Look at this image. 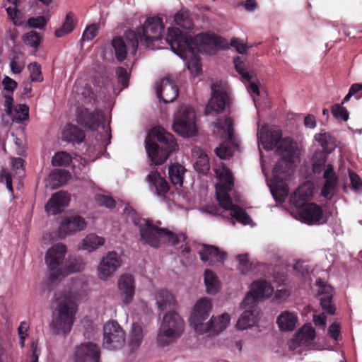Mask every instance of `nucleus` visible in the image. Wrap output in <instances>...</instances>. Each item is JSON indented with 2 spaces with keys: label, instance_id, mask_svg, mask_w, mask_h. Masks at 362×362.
I'll use <instances>...</instances> for the list:
<instances>
[{
  "label": "nucleus",
  "instance_id": "f257e3e1",
  "mask_svg": "<svg viewBox=\"0 0 362 362\" xmlns=\"http://www.w3.org/2000/svg\"><path fill=\"white\" fill-rule=\"evenodd\" d=\"M259 146L265 150H272L277 146V152L281 158L272 171L270 191L276 201L283 202L288 194L286 183L293 170V163L298 158L297 146L290 138L281 139V130L276 127L262 126L257 132Z\"/></svg>",
  "mask_w": 362,
  "mask_h": 362
},
{
  "label": "nucleus",
  "instance_id": "f03ea898",
  "mask_svg": "<svg viewBox=\"0 0 362 362\" xmlns=\"http://www.w3.org/2000/svg\"><path fill=\"white\" fill-rule=\"evenodd\" d=\"M86 287V281L83 278H76L55 293L49 323L53 334L66 336L71 332L77 311L76 301L85 293Z\"/></svg>",
  "mask_w": 362,
  "mask_h": 362
},
{
  "label": "nucleus",
  "instance_id": "7ed1b4c3",
  "mask_svg": "<svg viewBox=\"0 0 362 362\" xmlns=\"http://www.w3.org/2000/svg\"><path fill=\"white\" fill-rule=\"evenodd\" d=\"M218 182L216 184V195L220 207L209 206L204 211L213 216H224L221 212H228L229 215L235 218L240 223L247 225L250 224L252 219L248 214L240 207L234 204L228 194L233 187V179L230 170L223 163L214 168Z\"/></svg>",
  "mask_w": 362,
  "mask_h": 362
},
{
  "label": "nucleus",
  "instance_id": "20e7f679",
  "mask_svg": "<svg viewBox=\"0 0 362 362\" xmlns=\"http://www.w3.org/2000/svg\"><path fill=\"white\" fill-rule=\"evenodd\" d=\"M165 40L172 51L187 61L186 66L189 71L194 76L199 75L202 71V65L198 54L204 50L202 45L205 41L204 36L198 35L193 39L179 28L172 27L168 28Z\"/></svg>",
  "mask_w": 362,
  "mask_h": 362
},
{
  "label": "nucleus",
  "instance_id": "39448f33",
  "mask_svg": "<svg viewBox=\"0 0 362 362\" xmlns=\"http://www.w3.org/2000/svg\"><path fill=\"white\" fill-rule=\"evenodd\" d=\"M146 150L152 163L160 165L177 148V144L173 134L161 127H155L148 132L145 139Z\"/></svg>",
  "mask_w": 362,
  "mask_h": 362
},
{
  "label": "nucleus",
  "instance_id": "423d86ee",
  "mask_svg": "<svg viewBox=\"0 0 362 362\" xmlns=\"http://www.w3.org/2000/svg\"><path fill=\"white\" fill-rule=\"evenodd\" d=\"M132 212V219L134 225L139 228L140 241L143 244L158 247L164 243L174 245L179 242L185 241V235L180 234L177 235L165 228H158L153 225L151 221L138 217L133 211Z\"/></svg>",
  "mask_w": 362,
  "mask_h": 362
},
{
  "label": "nucleus",
  "instance_id": "0eeeda50",
  "mask_svg": "<svg viewBox=\"0 0 362 362\" xmlns=\"http://www.w3.org/2000/svg\"><path fill=\"white\" fill-rule=\"evenodd\" d=\"M311 195L303 193V187H299L290 197L291 202L296 207V212L302 222L309 225L322 224L326 222L322 208L315 203L305 202Z\"/></svg>",
  "mask_w": 362,
  "mask_h": 362
},
{
  "label": "nucleus",
  "instance_id": "6e6552de",
  "mask_svg": "<svg viewBox=\"0 0 362 362\" xmlns=\"http://www.w3.org/2000/svg\"><path fill=\"white\" fill-rule=\"evenodd\" d=\"M185 323L182 318L175 312L166 313L162 320L157 334V344L165 347L172 344L182 334Z\"/></svg>",
  "mask_w": 362,
  "mask_h": 362
},
{
  "label": "nucleus",
  "instance_id": "1a4fd4ad",
  "mask_svg": "<svg viewBox=\"0 0 362 362\" xmlns=\"http://www.w3.org/2000/svg\"><path fill=\"white\" fill-rule=\"evenodd\" d=\"M66 252V246L63 243L55 244L46 252L45 262L49 269V278L52 282L62 279Z\"/></svg>",
  "mask_w": 362,
  "mask_h": 362
},
{
  "label": "nucleus",
  "instance_id": "9d476101",
  "mask_svg": "<svg viewBox=\"0 0 362 362\" xmlns=\"http://www.w3.org/2000/svg\"><path fill=\"white\" fill-rule=\"evenodd\" d=\"M173 129L183 137L194 136L197 128L194 110L187 105H181L174 117Z\"/></svg>",
  "mask_w": 362,
  "mask_h": 362
},
{
  "label": "nucleus",
  "instance_id": "9b49d317",
  "mask_svg": "<svg viewBox=\"0 0 362 362\" xmlns=\"http://www.w3.org/2000/svg\"><path fill=\"white\" fill-rule=\"evenodd\" d=\"M163 28L164 25L160 18H148L143 27L136 32L138 36V41L147 48L153 49L156 48L153 45V42L158 41L161 38Z\"/></svg>",
  "mask_w": 362,
  "mask_h": 362
},
{
  "label": "nucleus",
  "instance_id": "f8f14e48",
  "mask_svg": "<svg viewBox=\"0 0 362 362\" xmlns=\"http://www.w3.org/2000/svg\"><path fill=\"white\" fill-rule=\"evenodd\" d=\"M125 343V333L116 321H108L103 327V343L105 349L117 350Z\"/></svg>",
  "mask_w": 362,
  "mask_h": 362
},
{
  "label": "nucleus",
  "instance_id": "ddd939ff",
  "mask_svg": "<svg viewBox=\"0 0 362 362\" xmlns=\"http://www.w3.org/2000/svg\"><path fill=\"white\" fill-rule=\"evenodd\" d=\"M124 38L125 40L120 37H116L112 41L116 58L119 62L126 59L127 51L134 55L138 49V36L135 31L127 30L124 34Z\"/></svg>",
  "mask_w": 362,
  "mask_h": 362
},
{
  "label": "nucleus",
  "instance_id": "4468645a",
  "mask_svg": "<svg viewBox=\"0 0 362 362\" xmlns=\"http://www.w3.org/2000/svg\"><path fill=\"white\" fill-rule=\"evenodd\" d=\"M211 88V97L205 108L206 115L222 112L228 103V93L223 87L213 83Z\"/></svg>",
  "mask_w": 362,
  "mask_h": 362
},
{
  "label": "nucleus",
  "instance_id": "2eb2a0df",
  "mask_svg": "<svg viewBox=\"0 0 362 362\" xmlns=\"http://www.w3.org/2000/svg\"><path fill=\"white\" fill-rule=\"evenodd\" d=\"M100 349L93 342H83L76 346L73 354L74 362H100Z\"/></svg>",
  "mask_w": 362,
  "mask_h": 362
},
{
  "label": "nucleus",
  "instance_id": "dca6fc26",
  "mask_svg": "<svg viewBox=\"0 0 362 362\" xmlns=\"http://www.w3.org/2000/svg\"><path fill=\"white\" fill-rule=\"evenodd\" d=\"M122 265L121 256L116 252H107L102 258L98 267V275L102 280L112 276Z\"/></svg>",
  "mask_w": 362,
  "mask_h": 362
},
{
  "label": "nucleus",
  "instance_id": "f3484780",
  "mask_svg": "<svg viewBox=\"0 0 362 362\" xmlns=\"http://www.w3.org/2000/svg\"><path fill=\"white\" fill-rule=\"evenodd\" d=\"M81 124L90 129L95 130L100 125L102 126L106 136L110 141L111 139L110 127L105 124V115L102 111L95 110L93 112H86L85 115L79 117ZM110 144V141L107 144Z\"/></svg>",
  "mask_w": 362,
  "mask_h": 362
},
{
  "label": "nucleus",
  "instance_id": "a211bd4d",
  "mask_svg": "<svg viewBox=\"0 0 362 362\" xmlns=\"http://www.w3.org/2000/svg\"><path fill=\"white\" fill-rule=\"evenodd\" d=\"M156 93L163 103H172L178 95V88L175 81L167 76L157 83Z\"/></svg>",
  "mask_w": 362,
  "mask_h": 362
},
{
  "label": "nucleus",
  "instance_id": "6ab92c4d",
  "mask_svg": "<svg viewBox=\"0 0 362 362\" xmlns=\"http://www.w3.org/2000/svg\"><path fill=\"white\" fill-rule=\"evenodd\" d=\"M315 339V331L309 324L303 325L288 342L290 350H296L302 346H309Z\"/></svg>",
  "mask_w": 362,
  "mask_h": 362
},
{
  "label": "nucleus",
  "instance_id": "aec40b11",
  "mask_svg": "<svg viewBox=\"0 0 362 362\" xmlns=\"http://www.w3.org/2000/svg\"><path fill=\"white\" fill-rule=\"evenodd\" d=\"M86 226L87 223L82 217L79 216L69 217L65 219L59 226V238H64L73 233L84 230Z\"/></svg>",
  "mask_w": 362,
  "mask_h": 362
},
{
  "label": "nucleus",
  "instance_id": "412c9836",
  "mask_svg": "<svg viewBox=\"0 0 362 362\" xmlns=\"http://www.w3.org/2000/svg\"><path fill=\"white\" fill-rule=\"evenodd\" d=\"M118 288L123 303L130 304L135 293L134 279L130 274L122 275L118 280Z\"/></svg>",
  "mask_w": 362,
  "mask_h": 362
},
{
  "label": "nucleus",
  "instance_id": "4be33fe9",
  "mask_svg": "<svg viewBox=\"0 0 362 362\" xmlns=\"http://www.w3.org/2000/svg\"><path fill=\"white\" fill-rule=\"evenodd\" d=\"M70 196L65 192H59L54 194L47 204L45 210L48 214L56 215L62 212L63 209L68 206Z\"/></svg>",
  "mask_w": 362,
  "mask_h": 362
},
{
  "label": "nucleus",
  "instance_id": "5701e85b",
  "mask_svg": "<svg viewBox=\"0 0 362 362\" xmlns=\"http://www.w3.org/2000/svg\"><path fill=\"white\" fill-rule=\"evenodd\" d=\"M199 254L203 262L212 265L216 262H223L226 258V253L220 251L216 247L202 245L199 249Z\"/></svg>",
  "mask_w": 362,
  "mask_h": 362
},
{
  "label": "nucleus",
  "instance_id": "b1692460",
  "mask_svg": "<svg viewBox=\"0 0 362 362\" xmlns=\"http://www.w3.org/2000/svg\"><path fill=\"white\" fill-rule=\"evenodd\" d=\"M151 190L158 197L163 198L169 190L166 180L157 171H151L147 176Z\"/></svg>",
  "mask_w": 362,
  "mask_h": 362
},
{
  "label": "nucleus",
  "instance_id": "393cba45",
  "mask_svg": "<svg viewBox=\"0 0 362 362\" xmlns=\"http://www.w3.org/2000/svg\"><path fill=\"white\" fill-rule=\"evenodd\" d=\"M323 177L325 180V183L322 189L321 194L325 199H331L334 194L337 185V177L331 164L326 166Z\"/></svg>",
  "mask_w": 362,
  "mask_h": 362
},
{
  "label": "nucleus",
  "instance_id": "a878e982",
  "mask_svg": "<svg viewBox=\"0 0 362 362\" xmlns=\"http://www.w3.org/2000/svg\"><path fill=\"white\" fill-rule=\"evenodd\" d=\"M317 285L319 287L318 293L323 295L320 298V305L323 310L328 314L334 315L335 313V307L332 303V288L325 284L321 280L317 281Z\"/></svg>",
  "mask_w": 362,
  "mask_h": 362
},
{
  "label": "nucleus",
  "instance_id": "bb28decb",
  "mask_svg": "<svg viewBox=\"0 0 362 362\" xmlns=\"http://www.w3.org/2000/svg\"><path fill=\"white\" fill-rule=\"evenodd\" d=\"M214 133L223 136L226 134L227 139L232 145H236L235 139L233 135V121L230 117H226L224 119H218L213 122Z\"/></svg>",
  "mask_w": 362,
  "mask_h": 362
},
{
  "label": "nucleus",
  "instance_id": "cd10ccee",
  "mask_svg": "<svg viewBox=\"0 0 362 362\" xmlns=\"http://www.w3.org/2000/svg\"><path fill=\"white\" fill-rule=\"evenodd\" d=\"M212 308L211 302L206 298L200 299L194 305L190 316L189 322H201L205 320L209 315Z\"/></svg>",
  "mask_w": 362,
  "mask_h": 362
},
{
  "label": "nucleus",
  "instance_id": "c85d7f7f",
  "mask_svg": "<svg viewBox=\"0 0 362 362\" xmlns=\"http://www.w3.org/2000/svg\"><path fill=\"white\" fill-rule=\"evenodd\" d=\"M298 322V317L293 313L284 311L276 319V324L281 331L293 330Z\"/></svg>",
  "mask_w": 362,
  "mask_h": 362
},
{
  "label": "nucleus",
  "instance_id": "c756f323",
  "mask_svg": "<svg viewBox=\"0 0 362 362\" xmlns=\"http://www.w3.org/2000/svg\"><path fill=\"white\" fill-rule=\"evenodd\" d=\"M83 132L77 126L70 124H66L62 133L64 141L72 143H81L84 139Z\"/></svg>",
  "mask_w": 362,
  "mask_h": 362
},
{
  "label": "nucleus",
  "instance_id": "7c9ffc66",
  "mask_svg": "<svg viewBox=\"0 0 362 362\" xmlns=\"http://www.w3.org/2000/svg\"><path fill=\"white\" fill-rule=\"evenodd\" d=\"M105 242L104 238L98 236L95 233H90L81 240L78 248L91 252L103 245Z\"/></svg>",
  "mask_w": 362,
  "mask_h": 362
},
{
  "label": "nucleus",
  "instance_id": "2f4dec72",
  "mask_svg": "<svg viewBox=\"0 0 362 362\" xmlns=\"http://www.w3.org/2000/svg\"><path fill=\"white\" fill-rule=\"evenodd\" d=\"M259 310L257 308L255 310H245L237 322V327L238 329H246L253 326L257 321V315Z\"/></svg>",
  "mask_w": 362,
  "mask_h": 362
},
{
  "label": "nucleus",
  "instance_id": "473e14b6",
  "mask_svg": "<svg viewBox=\"0 0 362 362\" xmlns=\"http://www.w3.org/2000/svg\"><path fill=\"white\" fill-rule=\"evenodd\" d=\"M250 290L261 300L270 297L274 293V288L264 280L254 281Z\"/></svg>",
  "mask_w": 362,
  "mask_h": 362
},
{
  "label": "nucleus",
  "instance_id": "72a5a7b5",
  "mask_svg": "<svg viewBox=\"0 0 362 362\" xmlns=\"http://www.w3.org/2000/svg\"><path fill=\"white\" fill-rule=\"evenodd\" d=\"M156 304L158 309L163 311L173 308L175 305V300L171 293L165 290L159 291L156 296Z\"/></svg>",
  "mask_w": 362,
  "mask_h": 362
},
{
  "label": "nucleus",
  "instance_id": "f704fd0d",
  "mask_svg": "<svg viewBox=\"0 0 362 362\" xmlns=\"http://www.w3.org/2000/svg\"><path fill=\"white\" fill-rule=\"evenodd\" d=\"M69 174L66 170H54L49 174L47 185H49L52 189L57 188L66 183Z\"/></svg>",
  "mask_w": 362,
  "mask_h": 362
},
{
  "label": "nucleus",
  "instance_id": "c9c22d12",
  "mask_svg": "<svg viewBox=\"0 0 362 362\" xmlns=\"http://www.w3.org/2000/svg\"><path fill=\"white\" fill-rule=\"evenodd\" d=\"M144 338L142 326L139 323H133L129 332V344L132 349H137Z\"/></svg>",
  "mask_w": 362,
  "mask_h": 362
},
{
  "label": "nucleus",
  "instance_id": "e433bc0d",
  "mask_svg": "<svg viewBox=\"0 0 362 362\" xmlns=\"http://www.w3.org/2000/svg\"><path fill=\"white\" fill-rule=\"evenodd\" d=\"M185 171V168L178 163L173 164L169 167V177L174 185L179 187L182 185Z\"/></svg>",
  "mask_w": 362,
  "mask_h": 362
},
{
  "label": "nucleus",
  "instance_id": "4c0bfd02",
  "mask_svg": "<svg viewBox=\"0 0 362 362\" xmlns=\"http://www.w3.org/2000/svg\"><path fill=\"white\" fill-rule=\"evenodd\" d=\"M204 284L209 294H216L220 288V282L216 274L209 269L204 271Z\"/></svg>",
  "mask_w": 362,
  "mask_h": 362
},
{
  "label": "nucleus",
  "instance_id": "58836bf2",
  "mask_svg": "<svg viewBox=\"0 0 362 362\" xmlns=\"http://www.w3.org/2000/svg\"><path fill=\"white\" fill-rule=\"evenodd\" d=\"M315 139L318 141L324 151L327 154L330 153L336 148L334 139L328 133H320L315 135Z\"/></svg>",
  "mask_w": 362,
  "mask_h": 362
},
{
  "label": "nucleus",
  "instance_id": "ea45409f",
  "mask_svg": "<svg viewBox=\"0 0 362 362\" xmlns=\"http://www.w3.org/2000/svg\"><path fill=\"white\" fill-rule=\"evenodd\" d=\"M85 262L81 257L69 259L64 267L62 278L66 275L82 271L85 267Z\"/></svg>",
  "mask_w": 362,
  "mask_h": 362
},
{
  "label": "nucleus",
  "instance_id": "a19ab883",
  "mask_svg": "<svg viewBox=\"0 0 362 362\" xmlns=\"http://www.w3.org/2000/svg\"><path fill=\"white\" fill-rule=\"evenodd\" d=\"M230 320V315L227 313H223L218 317H212L211 318V323L212 324V334H217L226 329Z\"/></svg>",
  "mask_w": 362,
  "mask_h": 362
},
{
  "label": "nucleus",
  "instance_id": "79ce46f5",
  "mask_svg": "<svg viewBox=\"0 0 362 362\" xmlns=\"http://www.w3.org/2000/svg\"><path fill=\"white\" fill-rule=\"evenodd\" d=\"M74 16L71 13H69L66 14L65 21L62 25L56 30L55 35L57 37H63L64 35L70 33L74 30Z\"/></svg>",
  "mask_w": 362,
  "mask_h": 362
},
{
  "label": "nucleus",
  "instance_id": "37998d69",
  "mask_svg": "<svg viewBox=\"0 0 362 362\" xmlns=\"http://www.w3.org/2000/svg\"><path fill=\"white\" fill-rule=\"evenodd\" d=\"M327 154L324 151H315L313 157V168L315 173H320L325 168Z\"/></svg>",
  "mask_w": 362,
  "mask_h": 362
},
{
  "label": "nucleus",
  "instance_id": "c03bdc74",
  "mask_svg": "<svg viewBox=\"0 0 362 362\" xmlns=\"http://www.w3.org/2000/svg\"><path fill=\"white\" fill-rule=\"evenodd\" d=\"M175 23L184 30H190L192 28V22L189 13L180 11L175 15Z\"/></svg>",
  "mask_w": 362,
  "mask_h": 362
},
{
  "label": "nucleus",
  "instance_id": "a18cd8bd",
  "mask_svg": "<svg viewBox=\"0 0 362 362\" xmlns=\"http://www.w3.org/2000/svg\"><path fill=\"white\" fill-rule=\"evenodd\" d=\"M195 170L202 174H206L210 169L209 159L204 153H201L194 163Z\"/></svg>",
  "mask_w": 362,
  "mask_h": 362
},
{
  "label": "nucleus",
  "instance_id": "49530a36",
  "mask_svg": "<svg viewBox=\"0 0 362 362\" xmlns=\"http://www.w3.org/2000/svg\"><path fill=\"white\" fill-rule=\"evenodd\" d=\"M71 162V156L64 151L56 153L52 159V163L54 166H67Z\"/></svg>",
  "mask_w": 362,
  "mask_h": 362
},
{
  "label": "nucleus",
  "instance_id": "de8ad7c7",
  "mask_svg": "<svg viewBox=\"0 0 362 362\" xmlns=\"http://www.w3.org/2000/svg\"><path fill=\"white\" fill-rule=\"evenodd\" d=\"M29 107L25 104L18 105L14 109L13 119L16 122H23L28 119Z\"/></svg>",
  "mask_w": 362,
  "mask_h": 362
},
{
  "label": "nucleus",
  "instance_id": "09e8293b",
  "mask_svg": "<svg viewBox=\"0 0 362 362\" xmlns=\"http://www.w3.org/2000/svg\"><path fill=\"white\" fill-rule=\"evenodd\" d=\"M23 40L25 45L37 48L40 44L41 37L36 31L32 30L23 36Z\"/></svg>",
  "mask_w": 362,
  "mask_h": 362
},
{
  "label": "nucleus",
  "instance_id": "8fccbe9b",
  "mask_svg": "<svg viewBox=\"0 0 362 362\" xmlns=\"http://www.w3.org/2000/svg\"><path fill=\"white\" fill-rule=\"evenodd\" d=\"M8 17L16 26L22 25L25 21L22 13L16 9V6H9L6 8Z\"/></svg>",
  "mask_w": 362,
  "mask_h": 362
},
{
  "label": "nucleus",
  "instance_id": "3c124183",
  "mask_svg": "<svg viewBox=\"0 0 362 362\" xmlns=\"http://www.w3.org/2000/svg\"><path fill=\"white\" fill-rule=\"evenodd\" d=\"M28 69L30 71V77L32 81L42 82L43 81L41 66L38 63H30L28 66Z\"/></svg>",
  "mask_w": 362,
  "mask_h": 362
},
{
  "label": "nucleus",
  "instance_id": "603ef678",
  "mask_svg": "<svg viewBox=\"0 0 362 362\" xmlns=\"http://www.w3.org/2000/svg\"><path fill=\"white\" fill-rule=\"evenodd\" d=\"M260 299L251 291L247 293L243 300V306L246 310H255L257 308V304Z\"/></svg>",
  "mask_w": 362,
  "mask_h": 362
},
{
  "label": "nucleus",
  "instance_id": "864d4df0",
  "mask_svg": "<svg viewBox=\"0 0 362 362\" xmlns=\"http://www.w3.org/2000/svg\"><path fill=\"white\" fill-rule=\"evenodd\" d=\"M332 113L338 120L347 121L349 119V112L347 110L340 104H334L332 107Z\"/></svg>",
  "mask_w": 362,
  "mask_h": 362
},
{
  "label": "nucleus",
  "instance_id": "5fc2aeb1",
  "mask_svg": "<svg viewBox=\"0 0 362 362\" xmlns=\"http://www.w3.org/2000/svg\"><path fill=\"white\" fill-rule=\"evenodd\" d=\"M191 326L193 327L195 332L199 334H203L204 333L209 332L212 334V324L211 323V320L206 323H204L203 321L201 322H189Z\"/></svg>",
  "mask_w": 362,
  "mask_h": 362
},
{
  "label": "nucleus",
  "instance_id": "6e6d98bb",
  "mask_svg": "<svg viewBox=\"0 0 362 362\" xmlns=\"http://www.w3.org/2000/svg\"><path fill=\"white\" fill-rule=\"evenodd\" d=\"M96 203L101 206L112 209L115 206V201L110 196L98 194L95 196Z\"/></svg>",
  "mask_w": 362,
  "mask_h": 362
},
{
  "label": "nucleus",
  "instance_id": "4d7b16f0",
  "mask_svg": "<svg viewBox=\"0 0 362 362\" xmlns=\"http://www.w3.org/2000/svg\"><path fill=\"white\" fill-rule=\"evenodd\" d=\"M234 64L236 71L245 81H250L252 78V74L245 70V64L239 57L234 59Z\"/></svg>",
  "mask_w": 362,
  "mask_h": 362
},
{
  "label": "nucleus",
  "instance_id": "13d9d810",
  "mask_svg": "<svg viewBox=\"0 0 362 362\" xmlns=\"http://www.w3.org/2000/svg\"><path fill=\"white\" fill-rule=\"evenodd\" d=\"M98 30V24L93 23L87 26L83 33L82 40L84 41L92 40L97 35Z\"/></svg>",
  "mask_w": 362,
  "mask_h": 362
},
{
  "label": "nucleus",
  "instance_id": "bf43d9fd",
  "mask_svg": "<svg viewBox=\"0 0 362 362\" xmlns=\"http://www.w3.org/2000/svg\"><path fill=\"white\" fill-rule=\"evenodd\" d=\"M237 259L239 261V269L243 274H246L251 268V264L250 263L247 255H239L237 256Z\"/></svg>",
  "mask_w": 362,
  "mask_h": 362
},
{
  "label": "nucleus",
  "instance_id": "052dcab7",
  "mask_svg": "<svg viewBox=\"0 0 362 362\" xmlns=\"http://www.w3.org/2000/svg\"><path fill=\"white\" fill-rule=\"evenodd\" d=\"M118 82L122 85L124 88L128 86L129 74L126 69L118 67L116 70Z\"/></svg>",
  "mask_w": 362,
  "mask_h": 362
},
{
  "label": "nucleus",
  "instance_id": "680f3d73",
  "mask_svg": "<svg viewBox=\"0 0 362 362\" xmlns=\"http://www.w3.org/2000/svg\"><path fill=\"white\" fill-rule=\"evenodd\" d=\"M12 170L18 177L24 175L23 160L21 158H13L11 160Z\"/></svg>",
  "mask_w": 362,
  "mask_h": 362
},
{
  "label": "nucleus",
  "instance_id": "e2e57ef3",
  "mask_svg": "<svg viewBox=\"0 0 362 362\" xmlns=\"http://www.w3.org/2000/svg\"><path fill=\"white\" fill-rule=\"evenodd\" d=\"M10 67L13 74H20L25 67V62L18 57H15L10 63Z\"/></svg>",
  "mask_w": 362,
  "mask_h": 362
},
{
  "label": "nucleus",
  "instance_id": "0e129e2a",
  "mask_svg": "<svg viewBox=\"0 0 362 362\" xmlns=\"http://www.w3.org/2000/svg\"><path fill=\"white\" fill-rule=\"evenodd\" d=\"M216 153L221 159H226L232 156L233 151L225 144H221L218 148H216Z\"/></svg>",
  "mask_w": 362,
  "mask_h": 362
},
{
  "label": "nucleus",
  "instance_id": "69168bd1",
  "mask_svg": "<svg viewBox=\"0 0 362 362\" xmlns=\"http://www.w3.org/2000/svg\"><path fill=\"white\" fill-rule=\"evenodd\" d=\"M0 182L5 183L9 192L13 193L11 175L6 170H3L0 174Z\"/></svg>",
  "mask_w": 362,
  "mask_h": 362
},
{
  "label": "nucleus",
  "instance_id": "338daca9",
  "mask_svg": "<svg viewBox=\"0 0 362 362\" xmlns=\"http://www.w3.org/2000/svg\"><path fill=\"white\" fill-rule=\"evenodd\" d=\"M28 23L32 28H42L46 25V21L43 16L33 17L28 19Z\"/></svg>",
  "mask_w": 362,
  "mask_h": 362
},
{
  "label": "nucleus",
  "instance_id": "774afa93",
  "mask_svg": "<svg viewBox=\"0 0 362 362\" xmlns=\"http://www.w3.org/2000/svg\"><path fill=\"white\" fill-rule=\"evenodd\" d=\"M328 334H329V337L332 339H334L335 341H337L339 339V334H340V325H339V324H338L337 322L332 323L329 327Z\"/></svg>",
  "mask_w": 362,
  "mask_h": 362
}]
</instances>
